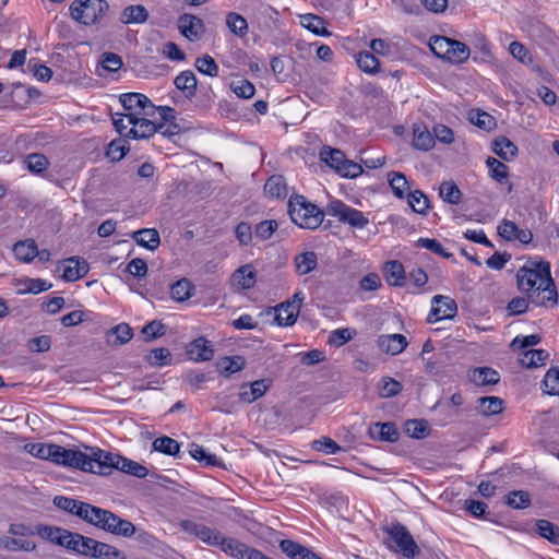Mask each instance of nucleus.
I'll list each match as a JSON object with an SVG mask.
<instances>
[{
    "instance_id": "nucleus-17",
    "label": "nucleus",
    "mask_w": 559,
    "mask_h": 559,
    "mask_svg": "<svg viewBox=\"0 0 559 559\" xmlns=\"http://www.w3.org/2000/svg\"><path fill=\"white\" fill-rule=\"evenodd\" d=\"M377 345L383 353L394 356L401 354L407 347L408 342L404 335L395 333L379 336Z\"/></svg>"
},
{
    "instance_id": "nucleus-57",
    "label": "nucleus",
    "mask_w": 559,
    "mask_h": 559,
    "mask_svg": "<svg viewBox=\"0 0 559 559\" xmlns=\"http://www.w3.org/2000/svg\"><path fill=\"white\" fill-rule=\"evenodd\" d=\"M543 390L549 395H559V369L550 368L543 380Z\"/></svg>"
},
{
    "instance_id": "nucleus-21",
    "label": "nucleus",
    "mask_w": 559,
    "mask_h": 559,
    "mask_svg": "<svg viewBox=\"0 0 559 559\" xmlns=\"http://www.w3.org/2000/svg\"><path fill=\"white\" fill-rule=\"evenodd\" d=\"M248 384H242L241 392L239 393V397L242 402L252 403L255 400L260 399L264 395V393L269 390L270 383L265 379L255 380L249 384V390H247Z\"/></svg>"
},
{
    "instance_id": "nucleus-4",
    "label": "nucleus",
    "mask_w": 559,
    "mask_h": 559,
    "mask_svg": "<svg viewBox=\"0 0 559 559\" xmlns=\"http://www.w3.org/2000/svg\"><path fill=\"white\" fill-rule=\"evenodd\" d=\"M288 214L292 221L301 228L316 229L324 217V213L302 195H293L288 202Z\"/></svg>"
},
{
    "instance_id": "nucleus-16",
    "label": "nucleus",
    "mask_w": 559,
    "mask_h": 559,
    "mask_svg": "<svg viewBox=\"0 0 559 559\" xmlns=\"http://www.w3.org/2000/svg\"><path fill=\"white\" fill-rule=\"evenodd\" d=\"M62 278L67 282H75L85 276L90 270L88 263L79 257L63 260Z\"/></svg>"
},
{
    "instance_id": "nucleus-50",
    "label": "nucleus",
    "mask_w": 559,
    "mask_h": 559,
    "mask_svg": "<svg viewBox=\"0 0 559 559\" xmlns=\"http://www.w3.org/2000/svg\"><path fill=\"white\" fill-rule=\"evenodd\" d=\"M389 183L396 198L403 199L405 191L408 190V182L406 177L399 171H391L388 174Z\"/></svg>"
},
{
    "instance_id": "nucleus-51",
    "label": "nucleus",
    "mask_w": 559,
    "mask_h": 559,
    "mask_svg": "<svg viewBox=\"0 0 559 559\" xmlns=\"http://www.w3.org/2000/svg\"><path fill=\"white\" fill-rule=\"evenodd\" d=\"M87 540L88 537L68 531L66 537L61 540V546L83 555L85 546L87 545L85 542Z\"/></svg>"
},
{
    "instance_id": "nucleus-53",
    "label": "nucleus",
    "mask_w": 559,
    "mask_h": 559,
    "mask_svg": "<svg viewBox=\"0 0 559 559\" xmlns=\"http://www.w3.org/2000/svg\"><path fill=\"white\" fill-rule=\"evenodd\" d=\"M218 367L226 376L243 369L246 360L242 356L224 357L218 361Z\"/></svg>"
},
{
    "instance_id": "nucleus-37",
    "label": "nucleus",
    "mask_w": 559,
    "mask_h": 559,
    "mask_svg": "<svg viewBox=\"0 0 559 559\" xmlns=\"http://www.w3.org/2000/svg\"><path fill=\"white\" fill-rule=\"evenodd\" d=\"M536 533L555 545H559V527L548 520H538L535 524Z\"/></svg>"
},
{
    "instance_id": "nucleus-13",
    "label": "nucleus",
    "mask_w": 559,
    "mask_h": 559,
    "mask_svg": "<svg viewBox=\"0 0 559 559\" xmlns=\"http://www.w3.org/2000/svg\"><path fill=\"white\" fill-rule=\"evenodd\" d=\"M180 527L183 532L193 535L203 543L210 546H216L219 544L222 533L217 530L211 528L204 524L197 523L190 520L182 521Z\"/></svg>"
},
{
    "instance_id": "nucleus-15",
    "label": "nucleus",
    "mask_w": 559,
    "mask_h": 559,
    "mask_svg": "<svg viewBox=\"0 0 559 559\" xmlns=\"http://www.w3.org/2000/svg\"><path fill=\"white\" fill-rule=\"evenodd\" d=\"M178 28L186 38L194 40L200 38L203 34L204 23L195 15L183 14L178 19Z\"/></svg>"
},
{
    "instance_id": "nucleus-10",
    "label": "nucleus",
    "mask_w": 559,
    "mask_h": 559,
    "mask_svg": "<svg viewBox=\"0 0 559 559\" xmlns=\"http://www.w3.org/2000/svg\"><path fill=\"white\" fill-rule=\"evenodd\" d=\"M305 299L302 292H296L290 300L282 302L275 308V321L280 326L293 325L300 312L301 304Z\"/></svg>"
},
{
    "instance_id": "nucleus-14",
    "label": "nucleus",
    "mask_w": 559,
    "mask_h": 559,
    "mask_svg": "<svg viewBox=\"0 0 559 559\" xmlns=\"http://www.w3.org/2000/svg\"><path fill=\"white\" fill-rule=\"evenodd\" d=\"M85 546L84 556L100 558V559H126V556L118 550L116 547L95 540L94 538L88 537Z\"/></svg>"
},
{
    "instance_id": "nucleus-45",
    "label": "nucleus",
    "mask_w": 559,
    "mask_h": 559,
    "mask_svg": "<svg viewBox=\"0 0 559 559\" xmlns=\"http://www.w3.org/2000/svg\"><path fill=\"white\" fill-rule=\"evenodd\" d=\"M451 43L452 38L435 35L429 39V47L437 57L447 60Z\"/></svg>"
},
{
    "instance_id": "nucleus-30",
    "label": "nucleus",
    "mask_w": 559,
    "mask_h": 559,
    "mask_svg": "<svg viewBox=\"0 0 559 559\" xmlns=\"http://www.w3.org/2000/svg\"><path fill=\"white\" fill-rule=\"evenodd\" d=\"M217 547L236 559H245L246 552H248L246 544L235 538H226L223 535Z\"/></svg>"
},
{
    "instance_id": "nucleus-23",
    "label": "nucleus",
    "mask_w": 559,
    "mask_h": 559,
    "mask_svg": "<svg viewBox=\"0 0 559 559\" xmlns=\"http://www.w3.org/2000/svg\"><path fill=\"white\" fill-rule=\"evenodd\" d=\"M135 242L151 251L158 248L160 243L159 233L155 228H143L132 234Z\"/></svg>"
},
{
    "instance_id": "nucleus-46",
    "label": "nucleus",
    "mask_w": 559,
    "mask_h": 559,
    "mask_svg": "<svg viewBox=\"0 0 559 559\" xmlns=\"http://www.w3.org/2000/svg\"><path fill=\"white\" fill-rule=\"evenodd\" d=\"M356 62L359 69L367 73H376L380 67L379 60L370 51H360L356 56Z\"/></svg>"
},
{
    "instance_id": "nucleus-39",
    "label": "nucleus",
    "mask_w": 559,
    "mask_h": 559,
    "mask_svg": "<svg viewBox=\"0 0 559 559\" xmlns=\"http://www.w3.org/2000/svg\"><path fill=\"white\" fill-rule=\"evenodd\" d=\"M549 355L544 349H527L520 359L521 365L526 368H535L546 362Z\"/></svg>"
},
{
    "instance_id": "nucleus-63",
    "label": "nucleus",
    "mask_w": 559,
    "mask_h": 559,
    "mask_svg": "<svg viewBox=\"0 0 559 559\" xmlns=\"http://www.w3.org/2000/svg\"><path fill=\"white\" fill-rule=\"evenodd\" d=\"M356 331L353 329H337L330 333L329 343L336 347L345 345L354 338Z\"/></svg>"
},
{
    "instance_id": "nucleus-60",
    "label": "nucleus",
    "mask_w": 559,
    "mask_h": 559,
    "mask_svg": "<svg viewBox=\"0 0 559 559\" xmlns=\"http://www.w3.org/2000/svg\"><path fill=\"white\" fill-rule=\"evenodd\" d=\"M402 384L393 378H383L379 383V395L383 399L393 397L402 391Z\"/></svg>"
},
{
    "instance_id": "nucleus-8",
    "label": "nucleus",
    "mask_w": 559,
    "mask_h": 559,
    "mask_svg": "<svg viewBox=\"0 0 559 559\" xmlns=\"http://www.w3.org/2000/svg\"><path fill=\"white\" fill-rule=\"evenodd\" d=\"M326 213L336 217L341 223L355 228H365L369 224L368 217L359 210L350 207L340 200H334L326 206Z\"/></svg>"
},
{
    "instance_id": "nucleus-18",
    "label": "nucleus",
    "mask_w": 559,
    "mask_h": 559,
    "mask_svg": "<svg viewBox=\"0 0 559 559\" xmlns=\"http://www.w3.org/2000/svg\"><path fill=\"white\" fill-rule=\"evenodd\" d=\"M187 355L194 361H209L214 357V349L207 340L199 337L188 345Z\"/></svg>"
},
{
    "instance_id": "nucleus-36",
    "label": "nucleus",
    "mask_w": 559,
    "mask_h": 559,
    "mask_svg": "<svg viewBox=\"0 0 559 559\" xmlns=\"http://www.w3.org/2000/svg\"><path fill=\"white\" fill-rule=\"evenodd\" d=\"M493 152L504 160H510L518 153L516 145L506 136H500L493 141Z\"/></svg>"
},
{
    "instance_id": "nucleus-7",
    "label": "nucleus",
    "mask_w": 559,
    "mask_h": 559,
    "mask_svg": "<svg viewBox=\"0 0 559 559\" xmlns=\"http://www.w3.org/2000/svg\"><path fill=\"white\" fill-rule=\"evenodd\" d=\"M386 533L390 542L394 544V546L389 544L390 548L402 552L406 558H415L419 555V547L404 525L401 523L392 524V526L386 530Z\"/></svg>"
},
{
    "instance_id": "nucleus-32",
    "label": "nucleus",
    "mask_w": 559,
    "mask_h": 559,
    "mask_svg": "<svg viewBox=\"0 0 559 559\" xmlns=\"http://www.w3.org/2000/svg\"><path fill=\"white\" fill-rule=\"evenodd\" d=\"M296 271L299 275H306L313 271L318 265V258L316 252L306 251L299 253L294 260Z\"/></svg>"
},
{
    "instance_id": "nucleus-42",
    "label": "nucleus",
    "mask_w": 559,
    "mask_h": 559,
    "mask_svg": "<svg viewBox=\"0 0 559 559\" xmlns=\"http://www.w3.org/2000/svg\"><path fill=\"white\" fill-rule=\"evenodd\" d=\"M36 533L44 539L61 546V540L66 537L68 531L57 526L38 525Z\"/></svg>"
},
{
    "instance_id": "nucleus-40",
    "label": "nucleus",
    "mask_w": 559,
    "mask_h": 559,
    "mask_svg": "<svg viewBox=\"0 0 559 559\" xmlns=\"http://www.w3.org/2000/svg\"><path fill=\"white\" fill-rule=\"evenodd\" d=\"M153 449L167 455L178 456L180 452V444L177 440L164 436L156 438L153 441Z\"/></svg>"
},
{
    "instance_id": "nucleus-9",
    "label": "nucleus",
    "mask_w": 559,
    "mask_h": 559,
    "mask_svg": "<svg viewBox=\"0 0 559 559\" xmlns=\"http://www.w3.org/2000/svg\"><path fill=\"white\" fill-rule=\"evenodd\" d=\"M120 456L100 449L92 450V454L86 455L90 465H85L83 472L107 476L111 474L112 469H118Z\"/></svg>"
},
{
    "instance_id": "nucleus-6",
    "label": "nucleus",
    "mask_w": 559,
    "mask_h": 559,
    "mask_svg": "<svg viewBox=\"0 0 559 559\" xmlns=\"http://www.w3.org/2000/svg\"><path fill=\"white\" fill-rule=\"evenodd\" d=\"M151 116H141L133 119V121H127L124 123L126 129L120 128L119 126L115 128L121 136L133 140L148 139L154 133L165 128L164 123H155L148 119Z\"/></svg>"
},
{
    "instance_id": "nucleus-52",
    "label": "nucleus",
    "mask_w": 559,
    "mask_h": 559,
    "mask_svg": "<svg viewBox=\"0 0 559 559\" xmlns=\"http://www.w3.org/2000/svg\"><path fill=\"white\" fill-rule=\"evenodd\" d=\"M428 431V423L424 419H411L405 423V432L411 438L424 439Z\"/></svg>"
},
{
    "instance_id": "nucleus-26",
    "label": "nucleus",
    "mask_w": 559,
    "mask_h": 559,
    "mask_svg": "<svg viewBox=\"0 0 559 559\" xmlns=\"http://www.w3.org/2000/svg\"><path fill=\"white\" fill-rule=\"evenodd\" d=\"M413 145L417 150L429 151L435 145V138L424 124H414Z\"/></svg>"
},
{
    "instance_id": "nucleus-55",
    "label": "nucleus",
    "mask_w": 559,
    "mask_h": 559,
    "mask_svg": "<svg viewBox=\"0 0 559 559\" xmlns=\"http://www.w3.org/2000/svg\"><path fill=\"white\" fill-rule=\"evenodd\" d=\"M130 150L127 141L123 139H117L109 143L106 155L112 162L121 160L127 152Z\"/></svg>"
},
{
    "instance_id": "nucleus-35",
    "label": "nucleus",
    "mask_w": 559,
    "mask_h": 559,
    "mask_svg": "<svg viewBox=\"0 0 559 559\" xmlns=\"http://www.w3.org/2000/svg\"><path fill=\"white\" fill-rule=\"evenodd\" d=\"M471 379L477 385L496 384L499 382V373L489 367L476 368L471 374Z\"/></svg>"
},
{
    "instance_id": "nucleus-47",
    "label": "nucleus",
    "mask_w": 559,
    "mask_h": 559,
    "mask_svg": "<svg viewBox=\"0 0 559 559\" xmlns=\"http://www.w3.org/2000/svg\"><path fill=\"white\" fill-rule=\"evenodd\" d=\"M408 204L412 210L420 215H425L429 207V200L426 194L420 190L411 191L407 198Z\"/></svg>"
},
{
    "instance_id": "nucleus-25",
    "label": "nucleus",
    "mask_w": 559,
    "mask_h": 559,
    "mask_svg": "<svg viewBox=\"0 0 559 559\" xmlns=\"http://www.w3.org/2000/svg\"><path fill=\"white\" fill-rule=\"evenodd\" d=\"M300 25L308 31L312 32L318 36H330L331 33L325 27V21L323 17L312 14L306 13L299 15Z\"/></svg>"
},
{
    "instance_id": "nucleus-58",
    "label": "nucleus",
    "mask_w": 559,
    "mask_h": 559,
    "mask_svg": "<svg viewBox=\"0 0 559 559\" xmlns=\"http://www.w3.org/2000/svg\"><path fill=\"white\" fill-rule=\"evenodd\" d=\"M141 333L145 342H152L166 333V325L162 321L153 320L142 328Z\"/></svg>"
},
{
    "instance_id": "nucleus-64",
    "label": "nucleus",
    "mask_w": 559,
    "mask_h": 559,
    "mask_svg": "<svg viewBox=\"0 0 559 559\" xmlns=\"http://www.w3.org/2000/svg\"><path fill=\"white\" fill-rule=\"evenodd\" d=\"M230 88L238 97L245 98V99L253 97V95L255 93L254 85L251 82H249L248 80H238V81L231 82Z\"/></svg>"
},
{
    "instance_id": "nucleus-3",
    "label": "nucleus",
    "mask_w": 559,
    "mask_h": 559,
    "mask_svg": "<svg viewBox=\"0 0 559 559\" xmlns=\"http://www.w3.org/2000/svg\"><path fill=\"white\" fill-rule=\"evenodd\" d=\"M119 99L124 111L112 115L115 127L119 126L126 129L124 123L127 121H133V119L141 116H154L156 112V106L144 94L124 93L120 95Z\"/></svg>"
},
{
    "instance_id": "nucleus-38",
    "label": "nucleus",
    "mask_w": 559,
    "mask_h": 559,
    "mask_svg": "<svg viewBox=\"0 0 559 559\" xmlns=\"http://www.w3.org/2000/svg\"><path fill=\"white\" fill-rule=\"evenodd\" d=\"M226 25L234 35L240 38H243L248 33V22L239 13L229 12L226 15Z\"/></svg>"
},
{
    "instance_id": "nucleus-59",
    "label": "nucleus",
    "mask_w": 559,
    "mask_h": 559,
    "mask_svg": "<svg viewBox=\"0 0 559 559\" xmlns=\"http://www.w3.org/2000/svg\"><path fill=\"white\" fill-rule=\"evenodd\" d=\"M194 66L198 71L203 74L210 75L212 78L218 75V66L209 55L197 58Z\"/></svg>"
},
{
    "instance_id": "nucleus-1",
    "label": "nucleus",
    "mask_w": 559,
    "mask_h": 559,
    "mask_svg": "<svg viewBox=\"0 0 559 559\" xmlns=\"http://www.w3.org/2000/svg\"><path fill=\"white\" fill-rule=\"evenodd\" d=\"M518 288L528 295L536 306L555 307L558 292L551 277L550 263L545 260L530 259L518 270Z\"/></svg>"
},
{
    "instance_id": "nucleus-44",
    "label": "nucleus",
    "mask_w": 559,
    "mask_h": 559,
    "mask_svg": "<svg viewBox=\"0 0 559 559\" xmlns=\"http://www.w3.org/2000/svg\"><path fill=\"white\" fill-rule=\"evenodd\" d=\"M26 168L36 175L44 173L50 165L48 158L40 153H32L25 157Z\"/></svg>"
},
{
    "instance_id": "nucleus-28",
    "label": "nucleus",
    "mask_w": 559,
    "mask_h": 559,
    "mask_svg": "<svg viewBox=\"0 0 559 559\" xmlns=\"http://www.w3.org/2000/svg\"><path fill=\"white\" fill-rule=\"evenodd\" d=\"M108 344L119 346L128 343L133 337L132 328L128 323H120L107 332Z\"/></svg>"
},
{
    "instance_id": "nucleus-56",
    "label": "nucleus",
    "mask_w": 559,
    "mask_h": 559,
    "mask_svg": "<svg viewBox=\"0 0 559 559\" xmlns=\"http://www.w3.org/2000/svg\"><path fill=\"white\" fill-rule=\"evenodd\" d=\"M506 504L512 509H525L531 504L530 493L524 490L511 491L506 498Z\"/></svg>"
},
{
    "instance_id": "nucleus-24",
    "label": "nucleus",
    "mask_w": 559,
    "mask_h": 559,
    "mask_svg": "<svg viewBox=\"0 0 559 559\" xmlns=\"http://www.w3.org/2000/svg\"><path fill=\"white\" fill-rule=\"evenodd\" d=\"M15 258L24 263L32 262L38 254V248L34 239L17 241L13 246Z\"/></svg>"
},
{
    "instance_id": "nucleus-27",
    "label": "nucleus",
    "mask_w": 559,
    "mask_h": 559,
    "mask_svg": "<svg viewBox=\"0 0 559 559\" xmlns=\"http://www.w3.org/2000/svg\"><path fill=\"white\" fill-rule=\"evenodd\" d=\"M231 280L237 287L249 289L255 284L254 270L250 264L242 265L233 273Z\"/></svg>"
},
{
    "instance_id": "nucleus-31",
    "label": "nucleus",
    "mask_w": 559,
    "mask_h": 559,
    "mask_svg": "<svg viewBox=\"0 0 559 559\" xmlns=\"http://www.w3.org/2000/svg\"><path fill=\"white\" fill-rule=\"evenodd\" d=\"M148 17V12L143 5H129L123 9L120 21L123 24H141Z\"/></svg>"
},
{
    "instance_id": "nucleus-19",
    "label": "nucleus",
    "mask_w": 559,
    "mask_h": 559,
    "mask_svg": "<svg viewBox=\"0 0 559 559\" xmlns=\"http://www.w3.org/2000/svg\"><path fill=\"white\" fill-rule=\"evenodd\" d=\"M174 84L188 99H191L197 94L198 80L194 73L190 70L180 72L175 78Z\"/></svg>"
},
{
    "instance_id": "nucleus-33",
    "label": "nucleus",
    "mask_w": 559,
    "mask_h": 559,
    "mask_svg": "<svg viewBox=\"0 0 559 559\" xmlns=\"http://www.w3.org/2000/svg\"><path fill=\"white\" fill-rule=\"evenodd\" d=\"M320 158L337 174H340V168L346 160V156L341 150L329 146L322 147Z\"/></svg>"
},
{
    "instance_id": "nucleus-20",
    "label": "nucleus",
    "mask_w": 559,
    "mask_h": 559,
    "mask_svg": "<svg viewBox=\"0 0 559 559\" xmlns=\"http://www.w3.org/2000/svg\"><path fill=\"white\" fill-rule=\"evenodd\" d=\"M369 435L374 440L395 442L399 431L393 423H374L369 427Z\"/></svg>"
},
{
    "instance_id": "nucleus-62",
    "label": "nucleus",
    "mask_w": 559,
    "mask_h": 559,
    "mask_svg": "<svg viewBox=\"0 0 559 559\" xmlns=\"http://www.w3.org/2000/svg\"><path fill=\"white\" fill-rule=\"evenodd\" d=\"M486 164L490 170L491 177L498 182L501 183L504 179H507L509 175V168L507 165L496 159L495 157H488Z\"/></svg>"
},
{
    "instance_id": "nucleus-12",
    "label": "nucleus",
    "mask_w": 559,
    "mask_h": 559,
    "mask_svg": "<svg viewBox=\"0 0 559 559\" xmlns=\"http://www.w3.org/2000/svg\"><path fill=\"white\" fill-rule=\"evenodd\" d=\"M431 310L428 322H437L443 319H452L457 312L455 300L449 296L436 295L431 299Z\"/></svg>"
},
{
    "instance_id": "nucleus-11",
    "label": "nucleus",
    "mask_w": 559,
    "mask_h": 559,
    "mask_svg": "<svg viewBox=\"0 0 559 559\" xmlns=\"http://www.w3.org/2000/svg\"><path fill=\"white\" fill-rule=\"evenodd\" d=\"M51 462L81 471H84L85 465H90V462L86 461V454L82 451L66 449L58 444H53Z\"/></svg>"
},
{
    "instance_id": "nucleus-41",
    "label": "nucleus",
    "mask_w": 559,
    "mask_h": 559,
    "mask_svg": "<svg viewBox=\"0 0 559 559\" xmlns=\"http://www.w3.org/2000/svg\"><path fill=\"white\" fill-rule=\"evenodd\" d=\"M194 287L191 282L187 278L177 281L170 287V296L176 301H185L192 296Z\"/></svg>"
},
{
    "instance_id": "nucleus-22",
    "label": "nucleus",
    "mask_w": 559,
    "mask_h": 559,
    "mask_svg": "<svg viewBox=\"0 0 559 559\" xmlns=\"http://www.w3.org/2000/svg\"><path fill=\"white\" fill-rule=\"evenodd\" d=\"M384 278L390 286H403L406 280L405 270L400 261L393 260L385 263Z\"/></svg>"
},
{
    "instance_id": "nucleus-61",
    "label": "nucleus",
    "mask_w": 559,
    "mask_h": 559,
    "mask_svg": "<svg viewBox=\"0 0 559 559\" xmlns=\"http://www.w3.org/2000/svg\"><path fill=\"white\" fill-rule=\"evenodd\" d=\"M469 121L484 130H491L496 126V120L491 115L479 110L469 112Z\"/></svg>"
},
{
    "instance_id": "nucleus-43",
    "label": "nucleus",
    "mask_w": 559,
    "mask_h": 559,
    "mask_svg": "<svg viewBox=\"0 0 559 559\" xmlns=\"http://www.w3.org/2000/svg\"><path fill=\"white\" fill-rule=\"evenodd\" d=\"M439 194L449 204H459L462 192L453 181H444L440 185Z\"/></svg>"
},
{
    "instance_id": "nucleus-2",
    "label": "nucleus",
    "mask_w": 559,
    "mask_h": 559,
    "mask_svg": "<svg viewBox=\"0 0 559 559\" xmlns=\"http://www.w3.org/2000/svg\"><path fill=\"white\" fill-rule=\"evenodd\" d=\"M74 515L97 528L117 536L129 538L136 532L134 524L130 521L118 516L109 510L87 502L80 503L79 508L74 510Z\"/></svg>"
},
{
    "instance_id": "nucleus-54",
    "label": "nucleus",
    "mask_w": 559,
    "mask_h": 559,
    "mask_svg": "<svg viewBox=\"0 0 559 559\" xmlns=\"http://www.w3.org/2000/svg\"><path fill=\"white\" fill-rule=\"evenodd\" d=\"M189 453L193 459H195L200 462H204V464L206 466H219L221 465V461L217 459V456L215 454L206 453L204 448L197 443L190 444Z\"/></svg>"
},
{
    "instance_id": "nucleus-29",
    "label": "nucleus",
    "mask_w": 559,
    "mask_h": 559,
    "mask_svg": "<svg viewBox=\"0 0 559 559\" xmlns=\"http://www.w3.org/2000/svg\"><path fill=\"white\" fill-rule=\"evenodd\" d=\"M476 409L484 416L499 414L503 409V400L498 396H485L477 400Z\"/></svg>"
},
{
    "instance_id": "nucleus-5",
    "label": "nucleus",
    "mask_w": 559,
    "mask_h": 559,
    "mask_svg": "<svg viewBox=\"0 0 559 559\" xmlns=\"http://www.w3.org/2000/svg\"><path fill=\"white\" fill-rule=\"evenodd\" d=\"M69 10L73 20L84 25H93L106 16L109 4L106 0H75Z\"/></svg>"
},
{
    "instance_id": "nucleus-49",
    "label": "nucleus",
    "mask_w": 559,
    "mask_h": 559,
    "mask_svg": "<svg viewBox=\"0 0 559 559\" xmlns=\"http://www.w3.org/2000/svg\"><path fill=\"white\" fill-rule=\"evenodd\" d=\"M469 57V48L462 41L452 39L449 49L448 61L452 63H462Z\"/></svg>"
},
{
    "instance_id": "nucleus-34",
    "label": "nucleus",
    "mask_w": 559,
    "mask_h": 559,
    "mask_svg": "<svg viewBox=\"0 0 559 559\" xmlns=\"http://www.w3.org/2000/svg\"><path fill=\"white\" fill-rule=\"evenodd\" d=\"M264 191L271 198H285L287 195L285 178L281 175L271 176L264 185Z\"/></svg>"
},
{
    "instance_id": "nucleus-48",
    "label": "nucleus",
    "mask_w": 559,
    "mask_h": 559,
    "mask_svg": "<svg viewBox=\"0 0 559 559\" xmlns=\"http://www.w3.org/2000/svg\"><path fill=\"white\" fill-rule=\"evenodd\" d=\"M118 469L139 478H144L148 474V469L145 466L123 456H120Z\"/></svg>"
}]
</instances>
